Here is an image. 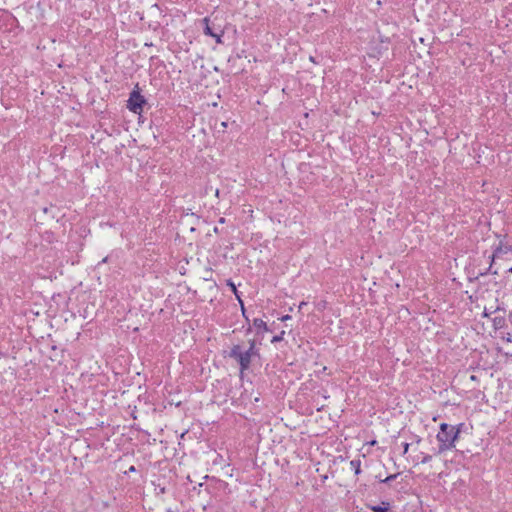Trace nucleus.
Wrapping results in <instances>:
<instances>
[{
	"mask_svg": "<svg viewBox=\"0 0 512 512\" xmlns=\"http://www.w3.org/2000/svg\"><path fill=\"white\" fill-rule=\"evenodd\" d=\"M463 427V423L455 426L447 423L440 424L439 432L436 435V439L438 441V454L455 448V443L459 438V434Z\"/></svg>",
	"mask_w": 512,
	"mask_h": 512,
	"instance_id": "nucleus-1",
	"label": "nucleus"
},
{
	"mask_svg": "<svg viewBox=\"0 0 512 512\" xmlns=\"http://www.w3.org/2000/svg\"><path fill=\"white\" fill-rule=\"evenodd\" d=\"M229 357L239 364L242 374L250 368L253 359L259 357V350L256 348L255 341L249 340L248 348L240 344L234 345L229 352Z\"/></svg>",
	"mask_w": 512,
	"mask_h": 512,
	"instance_id": "nucleus-2",
	"label": "nucleus"
},
{
	"mask_svg": "<svg viewBox=\"0 0 512 512\" xmlns=\"http://www.w3.org/2000/svg\"><path fill=\"white\" fill-rule=\"evenodd\" d=\"M145 103L146 99L141 95L139 90H133L127 101V108L135 114H141Z\"/></svg>",
	"mask_w": 512,
	"mask_h": 512,
	"instance_id": "nucleus-3",
	"label": "nucleus"
},
{
	"mask_svg": "<svg viewBox=\"0 0 512 512\" xmlns=\"http://www.w3.org/2000/svg\"><path fill=\"white\" fill-rule=\"evenodd\" d=\"M253 326L257 329L258 332L268 331V326H267L266 322L260 318H255L253 320Z\"/></svg>",
	"mask_w": 512,
	"mask_h": 512,
	"instance_id": "nucleus-4",
	"label": "nucleus"
},
{
	"mask_svg": "<svg viewBox=\"0 0 512 512\" xmlns=\"http://www.w3.org/2000/svg\"><path fill=\"white\" fill-rule=\"evenodd\" d=\"M389 503L388 502H382L381 504L379 505H372V506H369V508L373 511V512H389Z\"/></svg>",
	"mask_w": 512,
	"mask_h": 512,
	"instance_id": "nucleus-5",
	"label": "nucleus"
},
{
	"mask_svg": "<svg viewBox=\"0 0 512 512\" xmlns=\"http://www.w3.org/2000/svg\"><path fill=\"white\" fill-rule=\"evenodd\" d=\"M227 286H229L231 288L232 292L234 293V295L236 296L237 300L239 301V303L241 305L242 311L244 312V303H243V301L241 299V296H240V294H239L235 284L231 280H228L227 281Z\"/></svg>",
	"mask_w": 512,
	"mask_h": 512,
	"instance_id": "nucleus-6",
	"label": "nucleus"
},
{
	"mask_svg": "<svg viewBox=\"0 0 512 512\" xmlns=\"http://www.w3.org/2000/svg\"><path fill=\"white\" fill-rule=\"evenodd\" d=\"M350 468L354 471L355 475L361 473V461L360 459H353L350 461Z\"/></svg>",
	"mask_w": 512,
	"mask_h": 512,
	"instance_id": "nucleus-7",
	"label": "nucleus"
},
{
	"mask_svg": "<svg viewBox=\"0 0 512 512\" xmlns=\"http://www.w3.org/2000/svg\"><path fill=\"white\" fill-rule=\"evenodd\" d=\"M204 23H205V28H204V33L208 36H216V32H214L212 30V28L210 27L209 25V19L208 18H204Z\"/></svg>",
	"mask_w": 512,
	"mask_h": 512,
	"instance_id": "nucleus-8",
	"label": "nucleus"
},
{
	"mask_svg": "<svg viewBox=\"0 0 512 512\" xmlns=\"http://www.w3.org/2000/svg\"><path fill=\"white\" fill-rule=\"evenodd\" d=\"M432 459V456L429 455V454H425L423 452L420 453V459H419V462L422 463V464H426L428 462H430Z\"/></svg>",
	"mask_w": 512,
	"mask_h": 512,
	"instance_id": "nucleus-9",
	"label": "nucleus"
},
{
	"mask_svg": "<svg viewBox=\"0 0 512 512\" xmlns=\"http://www.w3.org/2000/svg\"><path fill=\"white\" fill-rule=\"evenodd\" d=\"M284 335H285V331H282L280 334L275 335V336L271 339V343H277V342L282 341V340H283V338H284Z\"/></svg>",
	"mask_w": 512,
	"mask_h": 512,
	"instance_id": "nucleus-10",
	"label": "nucleus"
},
{
	"mask_svg": "<svg viewBox=\"0 0 512 512\" xmlns=\"http://www.w3.org/2000/svg\"><path fill=\"white\" fill-rule=\"evenodd\" d=\"M502 252H504L503 248L501 246H498L492 254V262L494 261V258L498 257Z\"/></svg>",
	"mask_w": 512,
	"mask_h": 512,
	"instance_id": "nucleus-11",
	"label": "nucleus"
},
{
	"mask_svg": "<svg viewBox=\"0 0 512 512\" xmlns=\"http://www.w3.org/2000/svg\"><path fill=\"white\" fill-rule=\"evenodd\" d=\"M398 474L389 475L384 480H382L383 483H390L391 481L395 480L397 478Z\"/></svg>",
	"mask_w": 512,
	"mask_h": 512,
	"instance_id": "nucleus-12",
	"label": "nucleus"
},
{
	"mask_svg": "<svg viewBox=\"0 0 512 512\" xmlns=\"http://www.w3.org/2000/svg\"><path fill=\"white\" fill-rule=\"evenodd\" d=\"M213 38H215L216 42L217 43H222V32L221 33H216V36H212Z\"/></svg>",
	"mask_w": 512,
	"mask_h": 512,
	"instance_id": "nucleus-13",
	"label": "nucleus"
},
{
	"mask_svg": "<svg viewBox=\"0 0 512 512\" xmlns=\"http://www.w3.org/2000/svg\"><path fill=\"white\" fill-rule=\"evenodd\" d=\"M409 443H403V454H406L409 449Z\"/></svg>",
	"mask_w": 512,
	"mask_h": 512,
	"instance_id": "nucleus-14",
	"label": "nucleus"
},
{
	"mask_svg": "<svg viewBox=\"0 0 512 512\" xmlns=\"http://www.w3.org/2000/svg\"><path fill=\"white\" fill-rule=\"evenodd\" d=\"M289 319H291V316H290V315H288V314H287V315H284V316H282V317L280 318V320H281V321H287V320H289Z\"/></svg>",
	"mask_w": 512,
	"mask_h": 512,
	"instance_id": "nucleus-15",
	"label": "nucleus"
},
{
	"mask_svg": "<svg viewBox=\"0 0 512 512\" xmlns=\"http://www.w3.org/2000/svg\"><path fill=\"white\" fill-rule=\"evenodd\" d=\"M129 471H130V472H134V471H135V467H134V466H131V467L129 468Z\"/></svg>",
	"mask_w": 512,
	"mask_h": 512,
	"instance_id": "nucleus-16",
	"label": "nucleus"
},
{
	"mask_svg": "<svg viewBox=\"0 0 512 512\" xmlns=\"http://www.w3.org/2000/svg\"><path fill=\"white\" fill-rule=\"evenodd\" d=\"M509 320H510V322H511V324H512V311H511V312H510V314H509Z\"/></svg>",
	"mask_w": 512,
	"mask_h": 512,
	"instance_id": "nucleus-17",
	"label": "nucleus"
},
{
	"mask_svg": "<svg viewBox=\"0 0 512 512\" xmlns=\"http://www.w3.org/2000/svg\"><path fill=\"white\" fill-rule=\"evenodd\" d=\"M508 273H512V267L507 270Z\"/></svg>",
	"mask_w": 512,
	"mask_h": 512,
	"instance_id": "nucleus-18",
	"label": "nucleus"
},
{
	"mask_svg": "<svg viewBox=\"0 0 512 512\" xmlns=\"http://www.w3.org/2000/svg\"><path fill=\"white\" fill-rule=\"evenodd\" d=\"M242 313H243V315H244V318H247V315H245V311H244V312L242 311Z\"/></svg>",
	"mask_w": 512,
	"mask_h": 512,
	"instance_id": "nucleus-19",
	"label": "nucleus"
}]
</instances>
